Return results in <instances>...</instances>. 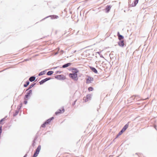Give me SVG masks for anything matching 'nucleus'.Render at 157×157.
<instances>
[{"label":"nucleus","mask_w":157,"mask_h":157,"mask_svg":"<svg viewBox=\"0 0 157 157\" xmlns=\"http://www.w3.org/2000/svg\"><path fill=\"white\" fill-rule=\"evenodd\" d=\"M69 76L70 78L75 81H77L78 80V74L70 73L69 74Z\"/></svg>","instance_id":"obj_1"},{"label":"nucleus","mask_w":157,"mask_h":157,"mask_svg":"<svg viewBox=\"0 0 157 157\" xmlns=\"http://www.w3.org/2000/svg\"><path fill=\"white\" fill-rule=\"evenodd\" d=\"M55 78L59 80H64L66 79V78L65 76L63 75H57L55 76Z\"/></svg>","instance_id":"obj_2"},{"label":"nucleus","mask_w":157,"mask_h":157,"mask_svg":"<svg viewBox=\"0 0 157 157\" xmlns=\"http://www.w3.org/2000/svg\"><path fill=\"white\" fill-rule=\"evenodd\" d=\"M32 94V91L31 90H29V91L26 93V94L25 96L24 99L29 98L30 95Z\"/></svg>","instance_id":"obj_3"},{"label":"nucleus","mask_w":157,"mask_h":157,"mask_svg":"<svg viewBox=\"0 0 157 157\" xmlns=\"http://www.w3.org/2000/svg\"><path fill=\"white\" fill-rule=\"evenodd\" d=\"M92 95L91 94H89L86 95V97H84L83 99L84 100L85 102L91 99Z\"/></svg>","instance_id":"obj_4"},{"label":"nucleus","mask_w":157,"mask_h":157,"mask_svg":"<svg viewBox=\"0 0 157 157\" xmlns=\"http://www.w3.org/2000/svg\"><path fill=\"white\" fill-rule=\"evenodd\" d=\"M65 110L63 107L62 109H59L58 110L55 112V114L56 115H58L59 114L62 113L64 112Z\"/></svg>","instance_id":"obj_5"},{"label":"nucleus","mask_w":157,"mask_h":157,"mask_svg":"<svg viewBox=\"0 0 157 157\" xmlns=\"http://www.w3.org/2000/svg\"><path fill=\"white\" fill-rule=\"evenodd\" d=\"M49 17H51V19H57L59 18V17L58 16L55 15H49L48 16H47V17H45V18H44V19H43V20L45 19L46 18Z\"/></svg>","instance_id":"obj_6"},{"label":"nucleus","mask_w":157,"mask_h":157,"mask_svg":"<svg viewBox=\"0 0 157 157\" xmlns=\"http://www.w3.org/2000/svg\"><path fill=\"white\" fill-rule=\"evenodd\" d=\"M93 78L88 76V78L86 80V83H90L91 82V81H93Z\"/></svg>","instance_id":"obj_7"},{"label":"nucleus","mask_w":157,"mask_h":157,"mask_svg":"<svg viewBox=\"0 0 157 157\" xmlns=\"http://www.w3.org/2000/svg\"><path fill=\"white\" fill-rule=\"evenodd\" d=\"M111 7L112 6L111 5H107L106 6L105 9V12L106 13H107L109 12Z\"/></svg>","instance_id":"obj_8"},{"label":"nucleus","mask_w":157,"mask_h":157,"mask_svg":"<svg viewBox=\"0 0 157 157\" xmlns=\"http://www.w3.org/2000/svg\"><path fill=\"white\" fill-rule=\"evenodd\" d=\"M90 69L94 73L96 74H98V72L97 69L94 67L89 66Z\"/></svg>","instance_id":"obj_9"},{"label":"nucleus","mask_w":157,"mask_h":157,"mask_svg":"<svg viewBox=\"0 0 157 157\" xmlns=\"http://www.w3.org/2000/svg\"><path fill=\"white\" fill-rule=\"evenodd\" d=\"M118 44L120 46L123 47L124 46V41L123 40H119L118 42Z\"/></svg>","instance_id":"obj_10"},{"label":"nucleus","mask_w":157,"mask_h":157,"mask_svg":"<svg viewBox=\"0 0 157 157\" xmlns=\"http://www.w3.org/2000/svg\"><path fill=\"white\" fill-rule=\"evenodd\" d=\"M54 119V117H52L48 120H46L44 122L46 123L47 124H49L51 121L52 120Z\"/></svg>","instance_id":"obj_11"},{"label":"nucleus","mask_w":157,"mask_h":157,"mask_svg":"<svg viewBox=\"0 0 157 157\" xmlns=\"http://www.w3.org/2000/svg\"><path fill=\"white\" fill-rule=\"evenodd\" d=\"M71 70H74V71H72V73H74L75 74H78L77 73H78L79 71V70L77 69L76 68L73 67Z\"/></svg>","instance_id":"obj_12"},{"label":"nucleus","mask_w":157,"mask_h":157,"mask_svg":"<svg viewBox=\"0 0 157 157\" xmlns=\"http://www.w3.org/2000/svg\"><path fill=\"white\" fill-rule=\"evenodd\" d=\"M71 63H66L65 64H64L63 65L62 67H61L60 68H65L67 67H68L70 66H71Z\"/></svg>","instance_id":"obj_13"},{"label":"nucleus","mask_w":157,"mask_h":157,"mask_svg":"<svg viewBox=\"0 0 157 157\" xmlns=\"http://www.w3.org/2000/svg\"><path fill=\"white\" fill-rule=\"evenodd\" d=\"M128 126V124H126L121 129V130L124 132L126 130Z\"/></svg>","instance_id":"obj_14"},{"label":"nucleus","mask_w":157,"mask_h":157,"mask_svg":"<svg viewBox=\"0 0 157 157\" xmlns=\"http://www.w3.org/2000/svg\"><path fill=\"white\" fill-rule=\"evenodd\" d=\"M139 0H135L134 2L131 5L132 7L135 6L138 2Z\"/></svg>","instance_id":"obj_15"},{"label":"nucleus","mask_w":157,"mask_h":157,"mask_svg":"<svg viewBox=\"0 0 157 157\" xmlns=\"http://www.w3.org/2000/svg\"><path fill=\"white\" fill-rule=\"evenodd\" d=\"M36 84V83H33L32 84H31L29 86L28 88L26 90V91L30 90V89L33 87Z\"/></svg>","instance_id":"obj_16"},{"label":"nucleus","mask_w":157,"mask_h":157,"mask_svg":"<svg viewBox=\"0 0 157 157\" xmlns=\"http://www.w3.org/2000/svg\"><path fill=\"white\" fill-rule=\"evenodd\" d=\"M36 79V77L35 76H33L31 77H30L29 78V80L31 82H32L33 81H34Z\"/></svg>","instance_id":"obj_17"},{"label":"nucleus","mask_w":157,"mask_h":157,"mask_svg":"<svg viewBox=\"0 0 157 157\" xmlns=\"http://www.w3.org/2000/svg\"><path fill=\"white\" fill-rule=\"evenodd\" d=\"M47 71V70H45L43 71L40 72L38 74V76H40L43 75H44Z\"/></svg>","instance_id":"obj_18"},{"label":"nucleus","mask_w":157,"mask_h":157,"mask_svg":"<svg viewBox=\"0 0 157 157\" xmlns=\"http://www.w3.org/2000/svg\"><path fill=\"white\" fill-rule=\"evenodd\" d=\"M123 132H124L122 131L121 130L118 133L116 137L113 140V141L115 139H116L117 138L120 136L121 135Z\"/></svg>","instance_id":"obj_19"},{"label":"nucleus","mask_w":157,"mask_h":157,"mask_svg":"<svg viewBox=\"0 0 157 157\" xmlns=\"http://www.w3.org/2000/svg\"><path fill=\"white\" fill-rule=\"evenodd\" d=\"M54 73V71H49L48 72L47 75L49 76L51 75Z\"/></svg>","instance_id":"obj_20"},{"label":"nucleus","mask_w":157,"mask_h":157,"mask_svg":"<svg viewBox=\"0 0 157 157\" xmlns=\"http://www.w3.org/2000/svg\"><path fill=\"white\" fill-rule=\"evenodd\" d=\"M124 39V37L122 35H119L118 37V39L119 40H123Z\"/></svg>","instance_id":"obj_21"},{"label":"nucleus","mask_w":157,"mask_h":157,"mask_svg":"<svg viewBox=\"0 0 157 157\" xmlns=\"http://www.w3.org/2000/svg\"><path fill=\"white\" fill-rule=\"evenodd\" d=\"M29 82L28 81H27L25 83L24 85V87H27L29 84Z\"/></svg>","instance_id":"obj_22"},{"label":"nucleus","mask_w":157,"mask_h":157,"mask_svg":"<svg viewBox=\"0 0 157 157\" xmlns=\"http://www.w3.org/2000/svg\"><path fill=\"white\" fill-rule=\"evenodd\" d=\"M22 102H21L20 103V104L17 106V110H18L19 111V110L20 109L21 107H22Z\"/></svg>","instance_id":"obj_23"},{"label":"nucleus","mask_w":157,"mask_h":157,"mask_svg":"<svg viewBox=\"0 0 157 157\" xmlns=\"http://www.w3.org/2000/svg\"><path fill=\"white\" fill-rule=\"evenodd\" d=\"M19 112V110H17V109L15 111V113L13 114V116L15 117L17 116L18 113Z\"/></svg>","instance_id":"obj_24"},{"label":"nucleus","mask_w":157,"mask_h":157,"mask_svg":"<svg viewBox=\"0 0 157 157\" xmlns=\"http://www.w3.org/2000/svg\"><path fill=\"white\" fill-rule=\"evenodd\" d=\"M45 82H46L45 81L44 79L41 80L39 82V83L40 85H41L43 84Z\"/></svg>","instance_id":"obj_25"},{"label":"nucleus","mask_w":157,"mask_h":157,"mask_svg":"<svg viewBox=\"0 0 157 157\" xmlns=\"http://www.w3.org/2000/svg\"><path fill=\"white\" fill-rule=\"evenodd\" d=\"M93 90H94V88L93 87H91V86L89 87L88 88V90L89 91H92Z\"/></svg>","instance_id":"obj_26"},{"label":"nucleus","mask_w":157,"mask_h":157,"mask_svg":"<svg viewBox=\"0 0 157 157\" xmlns=\"http://www.w3.org/2000/svg\"><path fill=\"white\" fill-rule=\"evenodd\" d=\"M136 97V96H133L132 97H131L130 98H129V99L130 100H134L135 98V97Z\"/></svg>","instance_id":"obj_27"},{"label":"nucleus","mask_w":157,"mask_h":157,"mask_svg":"<svg viewBox=\"0 0 157 157\" xmlns=\"http://www.w3.org/2000/svg\"><path fill=\"white\" fill-rule=\"evenodd\" d=\"M41 145H39L38 146L37 148L36 149V150H38V151H40V149H41Z\"/></svg>","instance_id":"obj_28"},{"label":"nucleus","mask_w":157,"mask_h":157,"mask_svg":"<svg viewBox=\"0 0 157 157\" xmlns=\"http://www.w3.org/2000/svg\"><path fill=\"white\" fill-rule=\"evenodd\" d=\"M51 79L52 78L51 77H48L44 79L45 80V81L46 82V81H48Z\"/></svg>","instance_id":"obj_29"},{"label":"nucleus","mask_w":157,"mask_h":157,"mask_svg":"<svg viewBox=\"0 0 157 157\" xmlns=\"http://www.w3.org/2000/svg\"><path fill=\"white\" fill-rule=\"evenodd\" d=\"M47 124L44 122L41 125V127L42 128H45L46 127V125Z\"/></svg>","instance_id":"obj_30"},{"label":"nucleus","mask_w":157,"mask_h":157,"mask_svg":"<svg viewBox=\"0 0 157 157\" xmlns=\"http://www.w3.org/2000/svg\"><path fill=\"white\" fill-rule=\"evenodd\" d=\"M25 100L24 101V103L25 105H26L28 102L27 101V100L28 99L26 98V99H24Z\"/></svg>","instance_id":"obj_31"},{"label":"nucleus","mask_w":157,"mask_h":157,"mask_svg":"<svg viewBox=\"0 0 157 157\" xmlns=\"http://www.w3.org/2000/svg\"><path fill=\"white\" fill-rule=\"evenodd\" d=\"M7 117L6 116V117H5L4 118L1 119L0 120V124L2 122V121H5V120H6V118Z\"/></svg>","instance_id":"obj_32"},{"label":"nucleus","mask_w":157,"mask_h":157,"mask_svg":"<svg viewBox=\"0 0 157 157\" xmlns=\"http://www.w3.org/2000/svg\"><path fill=\"white\" fill-rule=\"evenodd\" d=\"M2 126H0V138L1 137V135L2 132Z\"/></svg>","instance_id":"obj_33"},{"label":"nucleus","mask_w":157,"mask_h":157,"mask_svg":"<svg viewBox=\"0 0 157 157\" xmlns=\"http://www.w3.org/2000/svg\"><path fill=\"white\" fill-rule=\"evenodd\" d=\"M38 155L34 152L32 157H36L38 156Z\"/></svg>","instance_id":"obj_34"},{"label":"nucleus","mask_w":157,"mask_h":157,"mask_svg":"<svg viewBox=\"0 0 157 157\" xmlns=\"http://www.w3.org/2000/svg\"><path fill=\"white\" fill-rule=\"evenodd\" d=\"M62 72V71H56L55 73H56V74H58V73H59V74H60Z\"/></svg>","instance_id":"obj_35"},{"label":"nucleus","mask_w":157,"mask_h":157,"mask_svg":"<svg viewBox=\"0 0 157 157\" xmlns=\"http://www.w3.org/2000/svg\"><path fill=\"white\" fill-rule=\"evenodd\" d=\"M40 151H38V150H36V151L35 152L38 155Z\"/></svg>","instance_id":"obj_36"},{"label":"nucleus","mask_w":157,"mask_h":157,"mask_svg":"<svg viewBox=\"0 0 157 157\" xmlns=\"http://www.w3.org/2000/svg\"><path fill=\"white\" fill-rule=\"evenodd\" d=\"M77 101V100H75L74 102L72 103V105L74 106V105H75L76 101Z\"/></svg>","instance_id":"obj_37"},{"label":"nucleus","mask_w":157,"mask_h":157,"mask_svg":"<svg viewBox=\"0 0 157 157\" xmlns=\"http://www.w3.org/2000/svg\"><path fill=\"white\" fill-rule=\"evenodd\" d=\"M59 67V66H57V67H53L51 69H56L57 68Z\"/></svg>","instance_id":"obj_38"},{"label":"nucleus","mask_w":157,"mask_h":157,"mask_svg":"<svg viewBox=\"0 0 157 157\" xmlns=\"http://www.w3.org/2000/svg\"><path fill=\"white\" fill-rule=\"evenodd\" d=\"M76 52V50H75V51H72V54H73L74 53H75V52Z\"/></svg>","instance_id":"obj_39"},{"label":"nucleus","mask_w":157,"mask_h":157,"mask_svg":"<svg viewBox=\"0 0 157 157\" xmlns=\"http://www.w3.org/2000/svg\"><path fill=\"white\" fill-rule=\"evenodd\" d=\"M119 35H121L120 34V33L119 32H118L117 33V36H118V37H119Z\"/></svg>","instance_id":"obj_40"},{"label":"nucleus","mask_w":157,"mask_h":157,"mask_svg":"<svg viewBox=\"0 0 157 157\" xmlns=\"http://www.w3.org/2000/svg\"><path fill=\"white\" fill-rule=\"evenodd\" d=\"M61 53L62 54L64 52V51L63 50H61L60 51Z\"/></svg>","instance_id":"obj_41"},{"label":"nucleus","mask_w":157,"mask_h":157,"mask_svg":"<svg viewBox=\"0 0 157 157\" xmlns=\"http://www.w3.org/2000/svg\"><path fill=\"white\" fill-rule=\"evenodd\" d=\"M100 56L101 57L104 58V57H103V56L102 55H100Z\"/></svg>","instance_id":"obj_42"},{"label":"nucleus","mask_w":157,"mask_h":157,"mask_svg":"<svg viewBox=\"0 0 157 157\" xmlns=\"http://www.w3.org/2000/svg\"><path fill=\"white\" fill-rule=\"evenodd\" d=\"M27 156V154H26L25 155L23 156V157H26Z\"/></svg>","instance_id":"obj_43"},{"label":"nucleus","mask_w":157,"mask_h":157,"mask_svg":"<svg viewBox=\"0 0 157 157\" xmlns=\"http://www.w3.org/2000/svg\"><path fill=\"white\" fill-rule=\"evenodd\" d=\"M28 60H29V59H25L24 61H28Z\"/></svg>","instance_id":"obj_44"},{"label":"nucleus","mask_w":157,"mask_h":157,"mask_svg":"<svg viewBox=\"0 0 157 157\" xmlns=\"http://www.w3.org/2000/svg\"><path fill=\"white\" fill-rule=\"evenodd\" d=\"M37 138H35L34 139V140L33 141H34V143H35V140H36V139Z\"/></svg>","instance_id":"obj_45"},{"label":"nucleus","mask_w":157,"mask_h":157,"mask_svg":"<svg viewBox=\"0 0 157 157\" xmlns=\"http://www.w3.org/2000/svg\"><path fill=\"white\" fill-rule=\"evenodd\" d=\"M97 53H98V54H99V55H100V52H98Z\"/></svg>","instance_id":"obj_46"},{"label":"nucleus","mask_w":157,"mask_h":157,"mask_svg":"<svg viewBox=\"0 0 157 157\" xmlns=\"http://www.w3.org/2000/svg\"><path fill=\"white\" fill-rule=\"evenodd\" d=\"M34 145V144L33 143V145Z\"/></svg>","instance_id":"obj_47"}]
</instances>
